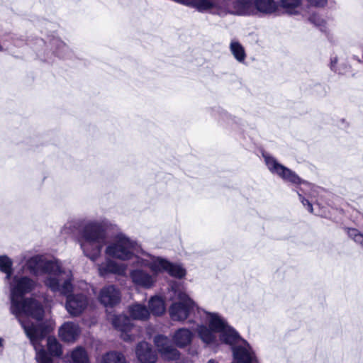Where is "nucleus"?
<instances>
[{
    "label": "nucleus",
    "instance_id": "nucleus-4",
    "mask_svg": "<svg viewBox=\"0 0 363 363\" xmlns=\"http://www.w3.org/2000/svg\"><path fill=\"white\" fill-rule=\"evenodd\" d=\"M198 314L203 323L197 326L196 332L199 338L207 346L213 347L218 345V333H220V340L224 343L231 342L234 340L237 331L218 313L198 308Z\"/></svg>",
    "mask_w": 363,
    "mask_h": 363
},
{
    "label": "nucleus",
    "instance_id": "nucleus-35",
    "mask_svg": "<svg viewBox=\"0 0 363 363\" xmlns=\"http://www.w3.org/2000/svg\"><path fill=\"white\" fill-rule=\"evenodd\" d=\"M339 65V59L337 56H333L331 57L330 59V69L335 72H337L339 74H344V70L338 67Z\"/></svg>",
    "mask_w": 363,
    "mask_h": 363
},
{
    "label": "nucleus",
    "instance_id": "nucleus-29",
    "mask_svg": "<svg viewBox=\"0 0 363 363\" xmlns=\"http://www.w3.org/2000/svg\"><path fill=\"white\" fill-rule=\"evenodd\" d=\"M211 13L221 17L230 15L228 0H216Z\"/></svg>",
    "mask_w": 363,
    "mask_h": 363
},
{
    "label": "nucleus",
    "instance_id": "nucleus-20",
    "mask_svg": "<svg viewBox=\"0 0 363 363\" xmlns=\"http://www.w3.org/2000/svg\"><path fill=\"white\" fill-rule=\"evenodd\" d=\"M216 0H179V4L195 8L200 12H211Z\"/></svg>",
    "mask_w": 363,
    "mask_h": 363
},
{
    "label": "nucleus",
    "instance_id": "nucleus-11",
    "mask_svg": "<svg viewBox=\"0 0 363 363\" xmlns=\"http://www.w3.org/2000/svg\"><path fill=\"white\" fill-rule=\"evenodd\" d=\"M154 342L161 354L167 360H174L179 358V352L172 345L171 340L166 336L159 335L155 337Z\"/></svg>",
    "mask_w": 363,
    "mask_h": 363
},
{
    "label": "nucleus",
    "instance_id": "nucleus-33",
    "mask_svg": "<svg viewBox=\"0 0 363 363\" xmlns=\"http://www.w3.org/2000/svg\"><path fill=\"white\" fill-rule=\"evenodd\" d=\"M345 230L348 237L363 250V233L353 228H345Z\"/></svg>",
    "mask_w": 363,
    "mask_h": 363
},
{
    "label": "nucleus",
    "instance_id": "nucleus-34",
    "mask_svg": "<svg viewBox=\"0 0 363 363\" xmlns=\"http://www.w3.org/2000/svg\"><path fill=\"white\" fill-rule=\"evenodd\" d=\"M308 20L311 23L318 27L321 31L325 30L326 22L325 19L323 18L320 15L313 14L309 17Z\"/></svg>",
    "mask_w": 363,
    "mask_h": 363
},
{
    "label": "nucleus",
    "instance_id": "nucleus-14",
    "mask_svg": "<svg viewBox=\"0 0 363 363\" xmlns=\"http://www.w3.org/2000/svg\"><path fill=\"white\" fill-rule=\"evenodd\" d=\"M125 270V264L118 263L112 257H106L105 261L98 265L99 274L101 277H105L108 274L123 275Z\"/></svg>",
    "mask_w": 363,
    "mask_h": 363
},
{
    "label": "nucleus",
    "instance_id": "nucleus-40",
    "mask_svg": "<svg viewBox=\"0 0 363 363\" xmlns=\"http://www.w3.org/2000/svg\"><path fill=\"white\" fill-rule=\"evenodd\" d=\"M318 88H321V89H323V93L321 94V96H325V95H326V94H327V91H326V90H325V87H323V86H320V85H319V86H318Z\"/></svg>",
    "mask_w": 363,
    "mask_h": 363
},
{
    "label": "nucleus",
    "instance_id": "nucleus-23",
    "mask_svg": "<svg viewBox=\"0 0 363 363\" xmlns=\"http://www.w3.org/2000/svg\"><path fill=\"white\" fill-rule=\"evenodd\" d=\"M229 50L237 62L245 64L247 54L245 48L238 40H232L229 45Z\"/></svg>",
    "mask_w": 363,
    "mask_h": 363
},
{
    "label": "nucleus",
    "instance_id": "nucleus-10",
    "mask_svg": "<svg viewBox=\"0 0 363 363\" xmlns=\"http://www.w3.org/2000/svg\"><path fill=\"white\" fill-rule=\"evenodd\" d=\"M72 290L73 287L69 293L62 295L67 296L65 307L67 312L73 316H77L85 310L88 305V299L81 294L72 295Z\"/></svg>",
    "mask_w": 363,
    "mask_h": 363
},
{
    "label": "nucleus",
    "instance_id": "nucleus-41",
    "mask_svg": "<svg viewBox=\"0 0 363 363\" xmlns=\"http://www.w3.org/2000/svg\"><path fill=\"white\" fill-rule=\"evenodd\" d=\"M207 363H218L216 361H215L214 359H210L208 361Z\"/></svg>",
    "mask_w": 363,
    "mask_h": 363
},
{
    "label": "nucleus",
    "instance_id": "nucleus-9",
    "mask_svg": "<svg viewBox=\"0 0 363 363\" xmlns=\"http://www.w3.org/2000/svg\"><path fill=\"white\" fill-rule=\"evenodd\" d=\"M136 267L130 271V278L132 282L139 287L149 289L152 288L156 282L160 273H155L152 270L150 272L145 270L143 266L135 265Z\"/></svg>",
    "mask_w": 363,
    "mask_h": 363
},
{
    "label": "nucleus",
    "instance_id": "nucleus-8",
    "mask_svg": "<svg viewBox=\"0 0 363 363\" xmlns=\"http://www.w3.org/2000/svg\"><path fill=\"white\" fill-rule=\"evenodd\" d=\"M231 346L235 362L259 363L255 352L251 345L242 339L238 333L231 342H225Z\"/></svg>",
    "mask_w": 363,
    "mask_h": 363
},
{
    "label": "nucleus",
    "instance_id": "nucleus-25",
    "mask_svg": "<svg viewBox=\"0 0 363 363\" xmlns=\"http://www.w3.org/2000/svg\"><path fill=\"white\" fill-rule=\"evenodd\" d=\"M128 312L130 317L135 320H145L149 318L150 311L145 306L135 303L129 306Z\"/></svg>",
    "mask_w": 363,
    "mask_h": 363
},
{
    "label": "nucleus",
    "instance_id": "nucleus-21",
    "mask_svg": "<svg viewBox=\"0 0 363 363\" xmlns=\"http://www.w3.org/2000/svg\"><path fill=\"white\" fill-rule=\"evenodd\" d=\"M193 333L186 328H180L177 330L174 335L173 340L179 347H184L191 342Z\"/></svg>",
    "mask_w": 363,
    "mask_h": 363
},
{
    "label": "nucleus",
    "instance_id": "nucleus-39",
    "mask_svg": "<svg viewBox=\"0 0 363 363\" xmlns=\"http://www.w3.org/2000/svg\"><path fill=\"white\" fill-rule=\"evenodd\" d=\"M338 67H341L344 70V74L347 72V66L345 63L342 62L339 64Z\"/></svg>",
    "mask_w": 363,
    "mask_h": 363
},
{
    "label": "nucleus",
    "instance_id": "nucleus-2",
    "mask_svg": "<svg viewBox=\"0 0 363 363\" xmlns=\"http://www.w3.org/2000/svg\"><path fill=\"white\" fill-rule=\"evenodd\" d=\"M10 289V311L16 316L23 328L28 337L33 342L35 337L43 334L35 327V325H27L22 319L23 315L30 316L38 320L43 318L44 309L43 306L33 298H26L25 296L30 294L37 286L38 283L27 276L14 275L9 280Z\"/></svg>",
    "mask_w": 363,
    "mask_h": 363
},
{
    "label": "nucleus",
    "instance_id": "nucleus-22",
    "mask_svg": "<svg viewBox=\"0 0 363 363\" xmlns=\"http://www.w3.org/2000/svg\"><path fill=\"white\" fill-rule=\"evenodd\" d=\"M247 0H228L230 15L247 16Z\"/></svg>",
    "mask_w": 363,
    "mask_h": 363
},
{
    "label": "nucleus",
    "instance_id": "nucleus-32",
    "mask_svg": "<svg viewBox=\"0 0 363 363\" xmlns=\"http://www.w3.org/2000/svg\"><path fill=\"white\" fill-rule=\"evenodd\" d=\"M48 349L52 355L60 357L62 354L61 345L56 338L48 337L47 339Z\"/></svg>",
    "mask_w": 363,
    "mask_h": 363
},
{
    "label": "nucleus",
    "instance_id": "nucleus-1",
    "mask_svg": "<svg viewBox=\"0 0 363 363\" xmlns=\"http://www.w3.org/2000/svg\"><path fill=\"white\" fill-rule=\"evenodd\" d=\"M111 225L107 219L89 220L83 226L79 238V243L83 254L95 262L101 256L102 249L106 246V257L120 261L132 260L133 265H138L135 259L147 252H138L137 242L123 233L114 235L107 241V230Z\"/></svg>",
    "mask_w": 363,
    "mask_h": 363
},
{
    "label": "nucleus",
    "instance_id": "nucleus-38",
    "mask_svg": "<svg viewBox=\"0 0 363 363\" xmlns=\"http://www.w3.org/2000/svg\"><path fill=\"white\" fill-rule=\"evenodd\" d=\"M5 348V340L0 336V355L3 354Z\"/></svg>",
    "mask_w": 363,
    "mask_h": 363
},
{
    "label": "nucleus",
    "instance_id": "nucleus-12",
    "mask_svg": "<svg viewBox=\"0 0 363 363\" xmlns=\"http://www.w3.org/2000/svg\"><path fill=\"white\" fill-rule=\"evenodd\" d=\"M247 7H249L247 15L255 13V11L264 14H271L277 9L274 0H247Z\"/></svg>",
    "mask_w": 363,
    "mask_h": 363
},
{
    "label": "nucleus",
    "instance_id": "nucleus-31",
    "mask_svg": "<svg viewBox=\"0 0 363 363\" xmlns=\"http://www.w3.org/2000/svg\"><path fill=\"white\" fill-rule=\"evenodd\" d=\"M125 358L123 354L118 352H109L104 354L101 363H125Z\"/></svg>",
    "mask_w": 363,
    "mask_h": 363
},
{
    "label": "nucleus",
    "instance_id": "nucleus-26",
    "mask_svg": "<svg viewBox=\"0 0 363 363\" xmlns=\"http://www.w3.org/2000/svg\"><path fill=\"white\" fill-rule=\"evenodd\" d=\"M301 3V0H279L280 6L290 15H296L299 13Z\"/></svg>",
    "mask_w": 363,
    "mask_h": 363
},
{
    "label": "nucleus",
    "instance_id": "nucleus-6",
    "mask_svg": "<svg viewBox=\"0 0 363 363\" xmlns=\"http://www.w3.org/2000/svg\"><path fill=\"white\" fill-rule=\"evenodd\" d=\"M174 301L169 308L170 318L174 321L183 322L195 308H199L189 296L180 289L179 284L173 282L170 286Z\"/></svg>",
    "mask_w": 363,
    "mask_h": 363
},
{
    "label": "nucleus",
    "instance_id": "nucleus-37",
    "mask_svg": "<svg viewBox=\"0 0 363 363\" xmlns=\"http://www.w3.org/2000/svg\"><path fill=\"white\" fill-rule=\"evenodd\" d=\"M309 4L315 6H324L327 4V0H307Z\"/></svg>",
    "mask_w": 363,
    "mask_h": 363
},
{
    "label": "nucleus",
    "instance_id": "nucleus-18",
    "mask_svg": "<svg viewBox=\"0 0 363 363\" xmlns=\"http://www.w3.org/2000/svg\"><path fill=\"white\" fill-rule=\"evenodd\" d=\"M35 327L43 333L42 336L35 337V341L33 342L30 337H28L33 345L36 351V360L38 363H53L52 359L48 355L44 349L40 347V342L44 338L47 333V329L43 328L41 325H35Z\"/></svg>",
    "mask_w": 363,
    "mask_h": 363
},
{
    "label": "nucleus",
    "instance_id": "nucleus-3",
    "mask_svg": "<svg viewBox=\"0 0 363 363\" xmlns=\"http://www.w3.org/2000/svg\"><path fill=\"white\" fill-rule=\"evenodd\" d=\"M25 267L33 275H45V286L54 293L67 294L72 290V272L58 259H48L42 255H35L26 261Z\"/></svg>",
    "mask_w": 363,
    "mask_h": 363
},
{
    "label": "nucleus",
    "instance_id": "nucleus-30",
    "mask_svg": "<svg viewBox=\"0 0 363 363\" xmlns=\"http://www.w3.org/2000/svg\"><path fill=\"white\" fill-rule=\"evenodd\" d=\"M70 357L72 363H89L87 353L82 347H78L72 351Z\"/></svg>",
    "mask_w": 363,
    "mask_h": 363
},
{
    "label": "nucleus",
    "instance_id": "nucleus-5",
    "mask_svg": "<svg viewBox=\"0 0 363 363\" xmlns=\"http://www.w3.org/2000/svg\"><path fill=\"white\" fill-rule=\"evenodd\" d=\"M138 264L145 266L155 273L167 272L169 276L183 279L186 275V270L183 264L177 262H171L168 259L150 254H143V256H138L135 259Z\"/></svg>",
    "mask_w": 363,
    "mask_h": 363
},
{
    "label": "nucleus",
    "instance_id": "nucleus-36",
    "mask_svg": "<svg viewBox=\"0 0 363 363\" xmlns=\"http://www.w3.org/2000/svg\"><path fill=\"white\" fill-rule=\"evenodd\" d=\"M298 196L300 201L305 206L310 213H313V208L311 203L306 199H305L301 194L298 191Z\"/></svg>",
    "mask_w": 363,
    "mask_h": 363
},
{
    "label": "nucleus",
    "instance_id": "nucleus-24",
    "mask_svg": "<svg viewBox=\"0 0 363 363\" xmlns=\"http://www.w3.org/2000/svg\"><path fill=\"white\" fill-rule=\"evenodd\" d=\"M50 47L53 53L60 58L67 57L70 54L69 48L60 38H53L50 40Z\"/></svg>",
    "mask_w": 363,
    "mask_h": 363
},
{
    "label": "nucleus",
    "instance_id": "nucleus-17",
    "mask_svg": "<svg viewBox=\"0 0 363 363\" xmlns=\"http://www.w3.org/2000/svg\"><path fill=\"white\" fill-rule=\"evenodd\" d=\"M108 318L111 320L113 326L123 333V339L125 341L130 340V335L126 333L132 326L130 318L125 315H113Z\"/></svg>",
    "mask_w": 363,
    "mask_h": 363
},
{
    "label": "nucleus",
    "instance_id": "nucleus-13",
    "mask_svg": "<svg viewBox=\"0 0 363 363\" xmlns=\"http://www.w3.org/2000/svg\"><path fill=\"white\" fill-rule=\"evenodd\" d=\"M99 300L106 307L114 306L120 302V291L113 285L105 286L100 291Z\"/></svg>",
    "mask_w": 363,
    "mask_h": 363
},
{
    "label": "nucleus",
    "instance_id": "nucleus-16",
    "mask_svg": "<svg viewBox=\"0 0 363 363\" xmlns=\"http://www.w3.org/2000/svg\"><path fill=\"white\" fill-rule=\"evenodd\" d=\"M135 353L138 359L141 363H155L157 360L156 352L146 342H141L138 344Z\"/></svg>",
    "mask_w": 363,
    "mask_h": 363
},
{
    "label": "nucleus",
    "instance_id": "nucleus-15",
    "mask_svg": "<svg viewBox=\"0 0 363 363\" xmlns=\"http://www.w3.org/2000/svg\"><path fill=\"white\" fill-rule=\"evenodd\" d=\"M79 334L80 328L74 322H66L59 329V336L67 342H74Z\"/></svg>",
    "mask_w": 363,
    "mask_h": 363
},
{
    "label": "nucleus",
    "instance_id": "nucleus-27",
    "mask_svg": "<svg viewBox=\"0 0 363 363\" xmlns=\"http://www.w3.org/2000/svg\"><path fill=\"white\" fill-rule=\"evenodd\" d=\"M13 260L7 255H0V272L5 274V280L9 281L13 274Z\"/></svg>",
    "mask_w": 363,
    "mask_h": 363
},
{
    "label": "nucleus",
    "instance_id": "nucleus-7",
    "mask_svg": "<svg viewBox=\"0 0 363 363\" xmlns=\"http://www.w3.org/2000/svg\"><path fill=\"white\" fill-rule=\"evenodd\" d=\"M262 157L267 167V169L274 175L281 178L284 182L290 183L293 185L309 184L307 182L303 180L298 175L278 162V160L268 153H263Z\"/></svg>",
    "mask_w": 363,
    "mask_h": 363
},
{
    "label": "nucleus",
    "instance_id": "nucleus-28",
    "mask_svg": "<svg viewBox=\"0 0 363 363\" xmlns=\"http://www.w3.org/2000/svg\"><path fill=\"white\" fill-rule=\"evenodd\" d=\"M150 311L155 315H160L165 311L164 301L159 296L152 297L149 301Z\"/></svg>",
    "mask_w": 363,
    "mask_h": 363
},
{
    "label": "nucleus",
    "instance_id": "nucleus-19",
    "mask_svg": "<svg viewBox=\"0 0 363 363\" xmlns=\"http://www.w3.org/2000/svg\"><path fill=\"white\" fill-rule=\"evenodd\" d=\"M211 114L215 117L221 125L233 126L238 124L239 119L228 113L220 107H214L211 109Z\"/></svg>",
    "mask_w": 363,
    "mask_h": 363
}]
</instances>
